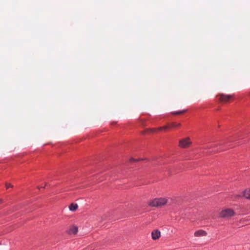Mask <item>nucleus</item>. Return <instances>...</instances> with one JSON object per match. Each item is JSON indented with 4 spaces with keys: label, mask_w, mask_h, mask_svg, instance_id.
I'll return each mask as SVG.
<instances>
[{
    "label": "nucleus",
    "mask_w": 250,
    "mask_h": 250,
    "mask_svg": "<svg viewBox=\"0 0 250 250\" xmlns=\"http://www.w3.org/2000/svg\"><path fill=\"white\" fill-rule=\"evenodd\" d=\"M192 144L189 137H187L180 139L179 141V146L180 147L185 148L188 147Z\"/></svg>",
    "instance_id": "obj_3"
},
{
    "label": "nucleus",
    "mask_w": 250,
    "mask_h": 250,
    "mask_svg": "<svg viewBox=\"0 0 250 250\" xmlns=\"http://www.w3.org/2000/svg\"><path fill=\"white\" fill-rule=\"evenodd\" d=\"M234 95H226L223 93H220L216 96L218 98V100L221 103H227L229 101L230 99L233 97Z\"/></svg>",
    "instance_id": "obj_4"
},
{
    "label": "nucleus",
    "mask_w": 250,
    "mask_h": 250,
    "mask_svg": "<svg viewBox=\"0 0 250 250\" xmlns=\"http://www.w3.org/2000/svg\"><path fill=\"white\" fill-rule=\"evenodd\" d=\"M161 235V232L158 230H153L151 233V236L153 240H157L159 238Z\"/></svg>",
    "instance_id": "obj_5"
},
{
    "label": "nucleus",
    "mask_w": 250,
    "mask_h": 250,
    "mask_svg": "<svg viewBox=\"0 0 250 250\" xmlns=\"http://www.w3.org/2000/svg\"><path fill=\"white\" fill-rule=\"evenodd\" d=\"M149 130L151 132H155L156 131L159 130L158 129V128H153L149 129Z\"/></svg>",
    "instance_id": "obj_13"
},
{
    "label": "nucleus",
    "mask_w": 250,
    "mask_h": 250,
    "mask_svg": "<svg viewBox=\"0 0 250 250\" xmlns=\"http://www.w3.org/2000/svg\"><path fill=\"white\" fill-rule=\"evenodd\" d=\"M187 111V110H183L177 112H172V114L173 115H177V114H182Z\"/></svg>",
    "instance_id": "obj_12"
},
{
    "label": "nucleus",
    "mask_w": 250,
    "mask_h": 250,
    "mask_svg": "<svg viewBox=\"0 0 250 250\" xmlns=\"http://www.w3.org/2000/svg\"><path fill=\"white\" fill-rule=\"evenodd\" d=\"M78 231V228L77 226H72L68 230V233L70 234H76Z\"/></svg>",
    "instance_id": "obj_7"
},
{
    "label": "nucleus",
    "mask_w": 250,
    "mask_h": 250,
    "mask_svg": "<svg viewBox=\"0 0 250 250\" xmlns=\"http://www.w3.org/2000/svg\"><path fill=\"white\" fill-rule=\"evenodd\" d=\"M207 235V232L202 229L198 230L195 231L194 233V236L195 237L205 236H206Z\"/></svg>",
    "instance_id": "obj_6"
},
{
    "label": "nucleus",
    "mask_w": 250,
    "mask_h": 250,
    "mask_svg": "<svg viewBox=\"0 0 250 250\" xmlns=\"http://www.w3.org/2000/svg\"><path fill=\"white\" fill-rule=\"evenodd\" d=\"M5 186H6L7 188H8L10 187H13V186L10 183H6Z\"/></svg>",
    "instance_id": "obj_15"
},
{
    "label": "nucleus",
    "mask_w": 250,
    "mask_h": 250,
    "mask_svg": "<svg viewBox=\"0 0 250 250\" xmlns=\"http://www.w3.org/2000/svg\"><path fill=\"white\" fill-rule=\"evenodd\" d=\"M78 208V206L77 204L72 203L71 204L69 207V208L71 211H74L77 210Z\"/></svg>",
    "instance_id": "obj_8"
},
{
    "label": "nucleus",
    "mask_w": 250,
    "mask_h": 250,
    "mask_svg": "<svg viewBox=\"0 0 250 250\" xmlns=\"http://www.w3.org/2000/svg\"><path fill=\"white\" fill-rule=\"evenodd\" d=\"M42 187H38V188H42Z\"/></svg>",
    "instance_id": "obj_17"
},
{
    "label": "nucleus",
    "mask_w": 250,
    "mask_h": 250,
    "mask_svg": "<svg viewBox=\"0 0 250 250\" xmlns=\"http://www.w3.org/2000/svg\"><path fill=\"white\" fill-rule=\"evenodd\" d=\"M138 160L135 159L134 158H131L130 159L129 161L130 162H134V161H137Z\"/></svg>",
    "instance_id": "obj_16"
},
{
    "label": "nucleus",
    "mask_w": 250,
    "mask_h": 250,
    "mask_svg": "<svg viewBox=\"0 0 250 250\" xmlns=\"http://www.w3.org/2000/svg\"><path fill=\"white\" fill-rule=\"evenodd\" d=\"M168 203V200L165 198H155L148 202L151 207H161Z\"/></svg>",
    "instance_id": "obj_1"
},
{
    "label": "nucleus",
    "mask_w": 250,
    "mask_h": 250,
    "mask_svg": "<svg viewBox=\"0 0 250 250\" xmlns=\"http://www.w3.org/2000/svg\"><path fill=\"white\" fill-rule=\"evenodd\" d=\"M169 128H170V126H169L168 125H165V126H162V127H158V129L159 131H161L162 130H166V129H168Z\"/></svg>",
    "instance_id": "obj_11"
},
{
    "label": "nucleus",
    "mask_w": 250,
    "mask_h": 250,
    "mask_svg": "<svg viewBox=\"0 0 250 250\" xmlns=\"http://www.w3.org/2000/svg\"><path fill=\"white\" fill-rule=\"evenodd\" d=\"M181 126L180 123H171L170 124V127H177Z\"/></svg>",
    "instance_id": "obj_10"
},
{
    "label": "nucleus",
    "mask_w": 250,
    "mask_h": 250,
    "mask_svg": "<svg viewBox=\"0 0 250 250\" xmlns=\"http://www.w3.org/2000/svg\"><path fill=\"white\" fill-rule=\"evenodd\" d=\"M243 195L247 199H250V188L246 189L244 192Z\"/></svg>",
    "instance_id": "obj_9"
},
{
    "label": "nucleus",
    "mask_w": 250,
    "mask_h": 250,
    "mask_svg": "<svg viewBox=\"0 0 250 250\" xmlns=\"http://www.w3.org/2000/svg\"><path fill=\"white\" fill-rule=\"evenodd\" d=\"M235 213L231 208H225L223 209L219 213V216L221 218H229L235 215Z\"/></svg>",
    "instance_id": "obj_2"
},
{
    "label": "nucleus",
    "mask_w": 250,
    "mask_h": 250,
    "mask_svg": "<svg viewBox=\"0 0 250 250\" xmlns=\"http://www.w3.org/2000/svg\"><path fill=\"white\" fill-rule=\"evenodd\" d=\"M216 146V145H214V146H207L206 147H204L205 149H209V148H212V147H214Z\"/></svg>",
    "instance_id": "obj_14"
}]
</instances>
